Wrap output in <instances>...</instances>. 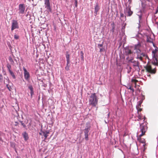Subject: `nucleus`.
Instances as JSON below:
<instances>
[{"instance_id": "nucleus-31", "label": "nucleus", "mask_w": 158, "mask_h": 158, "mask_svg": "<svg viewBox=\"0 0 158 158\" xmlns=\"http://www.w3.org/2000/svg\"><path fill=\"white\" fill-rule=\"evenodd\" d=\"M157 51V50H153L152 51V53L153 54L152 55L153 57H157V55H156V53Z\"/></svg>"}, {"instance_id": "nucleus-52", "label": "nucleus", "mask_w": 158, "mask_h": 158, "mask_svg": "<svg viewBox=\"0 0 158 158\" xmlns=\"http://www.w3.org/2000/svg\"><path fill=\"white\" fill-rule=\"evenodd\" d=\"M148 76L149 77H151V75H150V74H149L148 75Z\"/></svg>"}, {"instance_id": "nucleus-34", "label": "nucleus", "mask_w": 158, "mask_h": 158, "mask_svg": "<svg viewBox=\"0 0 158 158\" xmlns=\"http://www.w3.org/2000/svg\"><path fill=\"white\" fill-rule=\"evenodd\" d=\"M143 58L141 56H140V55H139V54H138L137 56V58L138 59H139L141 61H142L143 60Z\"/></svg>"}, {"instance_id": "nucleus-23", "label": "nucleus", "mask_w": 158, "mask_h": 158, "mask_svg": "<svg viewBox=\"0 0 158 158\" xmlns=\"http://www.w3.org/2000/svg\"><path fill=\"white\" fill-rule=\"evenodd\" d=\"M43 135L45 137V139H46L48 136V134L49 133V132L48 131H46V132H43Z\"/></svg>"}, {"instance_id": "nucleus-15", "label": "nucleus", "mask_w": 158, "mask_h": 158, "mask_svg": "<svg viewBox=\"0 0 158 158\" xmlns=\"http://www.w3.org/2000/svg\"><path fill=\"white\" fill-rule=\"evenodd\" d=\"M125 52L126 55H128L132 54L133 52L128 48L127 47L125 49Z\"/></svg>"}, {"instance_id": "nucleus-5", "label": "nucleus", "mask_w": 158, "mask_h": 158, "mask_svg": "<svg viewBox=\"0 0 158 158\" xmlns=\"http://www.w3.org/2000/svg\"><path fill=\"white\" fill-rule=\"evenodd\" d=\"M19 10L20 14H23L24 13L25 6L24 4H21L19 5Z\"/></svg>"}, {"instance_id": "nucleus-50", "label": "nucleus", "mask_w": 158, "mask_h": 158, "mask_svg": "<svg viewBox=\"0 0 158 158\" xmlns=\"http://www.w3.org/2000/svg\"><path fill=\"white\" fill-rule=\"evenodd\" d=\"M10 63H11L12 62H13V60H11V59H10Z\"/></svg>"}, {"instance_id": "nucleus-28", "label": "nucleus", "mask_w": 158, "mask_h": 158, "mask_svg": "<svg viewBox=\"0 0 158 158\" xmlns=\"http://www.w3.org/2000/svg\"><path fill=\"white\" fill-rule=\"evenodd\" d=\"M139 55H140L142 57H145L146 58H148V56L145 53L142 52L139 54Z\"/></svg>"}, {"instance_id": "nucleus-44", "label": "nucleus", "mask_w": 158, "mask_h": 158, "mask_svg": "<svg viewBox=\"0 0 158 158\" xmlns=\"http://www.w3.org/2000/svg\"><path fill=\"white\" fill-rule=\"evenodd\" d=\"M124 16V14L122 13H120V17L121 18H123Z\"/></svg>"}, {"instance_id": "nucleus-22", "label": "nucleus", "mask_w": 158, "mask_h": 158, "mask_svg": "<svg viewBox=\"0 0 158 158\" xmlns=\"http://www.w3.org/2000/svg\"><path fill=\"white\" fill-rule=\"evenodd\" d=\"M28 88L30 90V93L31 96H32L34 93L33 89L31 85H30L28 86Z\"/></svg>"}, {"instance_id": "nucleus-14", "label": "nucleus", "mask_w": 158, "mask_h": 158, "mask_svg": "<svg viewBox=\"0 0 158 158\" xmlns=\"http://www.w3.org/2000/svg\"><path fill=\"white\" fill-rule=\"evenodd\" d=\"M126 12L125 11V14H126V13H127V16H130L132 15L133 14V12L131 10L130 8H126Z\"/></svg>"}, {"instance_id": "nucleus-53", "label": "nucleus", "mask_w": 158, "mask_h": 158, "mask_svg": "<svg viewBox=\"0 0 158 158\" xmlns=\"http://www.w3.org/2000/svg\"><path fill=\"white\" fill-rule=\"evenodd\" d=\"M16 158H20V157H19L18 156H17Z\"/></svg>"}, {"instance_id": "nucleus-45", "label": "nucleus", "mask_w": 158, "mask_h": 158, "mask_svg": "<svg viewBox=\"0 0 158 158\" xmlns=\"http://www.w3.org/2000/svg\"><path fill=\"white\" fill-rule=\"evenodd\" d=\"M75 3H76L75 6L76 7H77V0H75Z\"/></svg>"}, {"instance_id": "nucleus-57", "label": "nucleus", "mask_w": 158, "mask_h": 158, "mask_svg": "<svg viewBox=\"0 0 158 158\" xmlns=\"http://www.w3.org/2000/svg\"><path fill=\"white\" fill-rule=\"evenodd\" d=\"M157 8H158V7H157Z\"/></svg>"}, {"instance_id": "nucleus-42", "label": "nucleus", "mask_w": 158, "mask_h": 158, "mask_svg": "<svg viewBox=\"0 0 158 158\" xmlns=\"http://www.w3.org/2000/svg\"><path fill=\"white\" fill-rule=\"evenodd\" d=\"M21 125L23 126L24 127H26V125L22 121L20 122Z\"/></svg>"}, {"instance_id": "nucleus-9", "label": "nucleus", "mask_w": 158, "mask_h": 158, "mask_svg": "<svg viewBox=\"0 0 158 158\" xmlns=\"http://www.w3.org/2000/svg\"><path fill=\"white\" fill-rule=\"evenodd\" d=\"M6 135H7V136H8V134H5V133L4 134L2 132L0 131V141H2V142H3L2 138H3V137L4 135L5 136V137L6 139L9 140V139H10V138H9V136L8 137H6Z\"/></svg>"}, {"instance_id": "nucleus-7", "label": "nucleus", "mask_w": 158, "mask_h": 158, "mask_svg": "<svg viewBox=\"0 0 158 158\" xmlns=\"http://www.w3.org/2000/svg\"><path fill=\"white\" fill-rule=\"evenodd\" d=\"M23 70L24 72V75L25 78L26 80H28L30 77L29 73L24 67L23 68Z\"/></svg>"}, {"instance_id": "nucleus-47", "label": "nucleus", "mask_w": 158, "mask_h": 158, "mask_svg": "<svg viewBox=\"0 0 158 158\" xmlns=\"http://www.w3.org/2000/svg\"><path fill=\"white\" fill-rule=\"evenodd\" d=\"M158 8H156V12L155 13V14H157V13H158Z\"/></svg>"}, {"instance_id": "nucleus-4", "label": "nucleus", "mask_w": 158, "mask_h": 158, "mask_svg": "<svg viewBox=\"0 0 158 158\" xmlns=\"http://www.w3.org/2000/svg\"><path fill=\"white\" fill-rule=\"evenodd\" d=\"M19 28L18 23L16 20H13L12 22L11 30L12 31L15 29Z\"/></svg>"}, {"instance_id": "nucleus-41", "label": "nucleus", "mask_w": 158, "mask_h": 158, "mask_svg": "<svg viewBox=\"0 0 158 158\" xmlns=\"http://www.w3.org/2000/svg\"><path fill=\"white\" fill-rule=\"evenodd\" d=\"M7 67L8 68V71L10 73V65L9 64H7Z\"/></svg>"}, {"instance_id": "nucleus-19", "label": "nucleus", "mask_w": 158, "mask_h": 158, "mask_svg": "<svg viewBox=\"0 0 158 158\" xmlns=\"http://www.w3.org/2000/svg\"><path fill=\"white\" fill-rule=\"evenodd\" d=\"M103 43L102 44H99L98 45V47L99 48L100 52H101L104 51V48H103Z\"/></svg>"}, {"instance_id": "nucleus-49", "label": "nucleus", "mask_w": 158, "mask_h": 158, "mask_svg": "<svg viewBox=\"0 0 158 158\" xmlns=\"http://www.w3.org/2000/svg\"><path fill=\"white\" fill-rule=\"evenodd\" d=\"M15 123H16V124H15V125L16 126L17 125L18 123L17 122H15Z\"/></svg>"}, {"instance_id": "nucleus-51", "label": "nucleus", "mask_w": 158, "mask_h": 158, "mask_svg": "<svg viewBox=\"0 0 158 158\" xmlns=\"http://www.w3.org/2000/svg\"><path fill=\"white\" fill-rule=\"evenodd\" d=\"M8 60L10 61V56L8 57Z\"/></svg>"}, {"instance_id": "nucleus-58", "label": "nucleus", "mask_w": 158, "mask_h": 158, "mask_svg": "<svg viewBox=\"0 0 158 158\" xmlns=\"http://www.w3.org/2000/svg\"><path fill=\"white\" fill-rule=\"evenodd\" d=\"M124 158H125V157H124Z\"/></svg>"}, {"instance_id": "nucleus-46", "label": "nucleus", "mask_w": 158, "mask_h": 158, "mask_svg": "<svg viewBox=\"0 0 158 158\" xmlns=\"http://www.w3.org/2000/svg\"><path fill=\"white\" fill-rule=\"evenodd\" d=\"M145 144L143 145V146L144 147L143 151H144L146 149V148L145 147Z\"/></svg>"}, {"instance_id": "nucleus-30", "label": "nucleus", "mask_w": 158, "mask_h": 158, "mask_svg": "<svg viewBox=\"0 0 158 158\" xmlns=\"http://www.w3.org/2000/svg\"><path fill=\"white\" fill-rule=\"evenodd\" d=\"M147 41L148 42L152 43V42L153 40L149 36H147Z\"/></svg>"}, {"instance_id": "nucleus-12", "label": "nucleus", "mask_w": 158, "mask_h": 158, "mask_svg": "<svg viewBox=\"0 0 158 158\" xmlns=\"http://www.w3.org/2000/svg\"><path fill=\"white\" fill-rule=\"evenodd\" d=\"M132 59L130 60V61L133 63V66H134V67H139L140 64L139 62L138 61H136L135 60H134L133 61H132Z\"/></svg>"}, {"instance_id": "nucleus-2", "label": "nucleus", "mask_w": 158, "mask_h": 158, "mask_svg": "<svg viewBox=\"0 0 158 158\" xmlns=\"http://www.w3.org/2000/svg\"><path fill=\"white\" fill-rule=\"evenodd\" d=\"M145 69L146 72L152 74H155L156 72V67L154 68H152V66L148 64L144 67Z\"/></svg>"}, {"instance_id": "nucleus-32", "label": "nucleus", "mask_w": 158, "mask_h": 158, "mask_svg": "<svg viewBox=\"0 0 158 158\" xmlns=\"http://www.w3.org/2000/svg\"><path fill=\"white\" fill-rule=\"evenodd\" d=\"M142 103V101L141 100L139 101L138 102V104L136 106V108H139L141 107V105Z\"/></svg>"}, {"instance_id": "nucleus-27", "label": "nucleus", "mask_w": 158, "mask_h": 158, "mask_svg": "<svg viewBox=\"0 0 158 158\" xmlns=\"http://www.w3.org/2000/svg\"><path fill=\"white\" fill-rule=\"evenodd\" d=\"M131 82L134 84L135 85V87H136V84L138 82V81L135 79H132L131 80Z\"/></svg>"}, {"instance_id": "nucleus-54", "label": "nucleus", "mask_w": 158, "mask_h": 158, "mask_svg": "<svg viewBox=\"0 0 158 158\" xmlns=\"http://www.w3.org/2000/svg\"><path fill=\"white\" fill-rule=\"evenodd\" d=\"M130 69H131V67H130Z\"/></svg>"}, {"instance_id": "nucleus-8", "label": "nucleus", "mask_w": 158, "mask_h": 158, "mask_svg": "<svg viewBox=\"0 0 158 158\" xmlns=\"http://www.w3.org/2000/svg\"><path fill=\"white\" fill-rule=\"evenodd\" d=\"M6 135H7V136H8V134H5V133L4 134L2 132L0 131V141H2V142H3L2 138H3V137L4 135L5 136V137L6 139L9 140V139H10V138H9V136L8 137H6Z\"/></svg>"}, {"instance_id": "nucleus-20", "label": "nucleus", "mask_w": 158, "mask_h": 158, "mask_svg": "<svg viewBox=\"0 0 158 158\" xmlns=\"http://www.w3.org/2000/svg\"><path fill=\"white\" fill-rule=\"evenodd\" d=\"M23 135L25 140H27L28 139V135L26 132H24L23 134Z\"/></svg>"}, {"instance_id": "nucleus-48", "label": "nucleus", "mask_w": 158, "mask_h": 158, "mask_svg": "<svg viewBox=\"0 0 158 158\" xmlns=\"http://www.w3.org/2000/svg\"><path fill=\"white\" fill-rule=\"evenodd\" d=\"M7 44H8V47L10 48V43H9V42H7Z\"/></svg>"}, {"instance_id": "nucleus-6", "label": "nucleus", "mask_w": 158, "mask_h": 158, "mask_svg": "<svg viewBox=\"0 0 158 158\" xmlns=\"http://www.w3.org/2000/svg\"><path fill=\"white\" fill-rule=\"evenodd\" d=\"M44 2L45 8L49 11L51 12L52 9L51 7L49 0H44Z\"/></svg>"}, {"instance_id": "nucleus-40", "label": "nucleus", "mask_w": 158, "mask_h": 158, "mask_svg": "<svg viewBox=\"0 0 158 158\" xmlns=\"http://www.w3.org/2000/svg\"><path fill=\"white\" fill-rule=\"evenodd\" d=\"M6 86L8 90L10 91V85L9 84H6Z\"/></svg>"}, {"instance_id": "nucleus-17", "label": "nucleus", "mask_w": 158, "mask_h": 158, "mask_svg": "<svg viewBox=\"0 0 158 158\" xmlns=\"http://www.w3.org/2000/svg\"><path fill=\"white\" fill-rule=\"evenodd\" d=\"M153 60L152 61V63L154 65L158 66V59L157 57H153Z\"/></svg>"}, {"instance_id": "nucleus-10", "label": "nucleus", "mask_w": 158, "mask_h": 158, "mask_svg": "<svg viewBox=\"0 0 158 158\" xmlns=\"http://www.w3.org/2000/svg\"><path fill=\"white\" fill-rule=\"evenodd\" d=\"M6 135H7V136H8V134H5V133L4 134L2 132L0 131V141H2V142H3L2 138H3V137L4 135L5 136V137L6 139L9 140V139H10V138H9V136L8 137H6Z\"/></svg>"}, {"instance_id": "nucleus-25", "label": "nucleus", "mask_w": 158, "mask_h": 158, "mask_svg": "<svg viewBox=\"0 0 158 158\" xmlns=\"http://www.w3.org/2000/svg\"><path fill=\"white\" fill-rule=\"evenodd\" d=\"M70 62H67L66 65L65 67V69L67 71H69V70L70 65H69Z\"/></svg>"}, {"instance_id": "nucleus-37", "label": "nucleus", "mask_w": 158, "mask_h": 158, "mask_svg": "<svg viewBox=\"0 0 158 158\" xmlns=\"http://www.w3.org/2000/svg\"><path fill=\"white\" fill-rule=\"evenodd\" d=\"M140 107H139V108H136V109L138 110V114H139V112H140L142 110V109L140 108Z\"/></svg>"}, {"instance_id": "nucleus-21", "label": "nucleus", "mask_w": 158, "mask_h": 158, "mask_svg": "<svg viewBox=\"0 0 158 158\" xmlns=\"http://www.w3.org/2000/svg\"><path fill=\"white\" fill-rule=\"evenodd\" d=\"M66 58L67 62H70V59H69L70 55H69V52L68 51H67L66 52Z\"/></svg>"}, {"instance_id": "nucleus-3", "label": "nucleus", "mask_w": 158, "mask_h": 158, "mask_svg": "<svg viewBox=\"0 0 158 158\" xmlns=\"http://www.w3.org/2000/svg\"><path fill=\"white\" fill-rule=\"evenodd\" d=\"M141 131L142 133L139 135V137L138 138V139L140 142L145 144V140L144 139H142L141 137L145 135L146 131V127L143 126L141 127Z\"/></svg>"}, {"instance_id": "nucleus-39", "label": "nucleus", "mask_w": 158, "mask_h": 158, "mask_svg": "<svg viewBox=\"0 0 158 158\" xmlns=\"http://www.w3.org/2000/svg\"><path fill=\"white\" fill-rule=\"evenodd\" d=\"M14 38L16 40L18 39L19 38V36L18 35H17L16 34H15L14 35Z\"/></svg>"}, {"instance_id": "nucleus-16", "label": "nucleus", "mask_w": 158, "mask_h": 158, "mask_svg": "<svg viewBox=\"0 0 158 158\" xmlns=\"http://www.w3.org/2000/svg\"><path fill=\"white\" fill-rule=\"evenodd\" d=\"M100 7L98 6V3H97L95 5L94 8V15L95 16L97 15L98 14V12L100 10Z\"/></svg>"}, {"instance_id": "nucleus-24", "label": "nucleus", "mask_w": 158, "mask_h": 158, "mask_svg": "<svg viewBox=\"0 0 158 158\" xmlns=\"http://www.w3.org/2000/svg\"><path fill=\"white\" fill-rule=\"evenodd\" d=\"M138 118L140 120H142L143 119H145V116H142V115L141 114L139 113V114H138Z\"/></svg>"}, {"instance_id": "nucleus-33", "label": "nucleus", "mask_w": 158, "mask_h": 158, "mask_svg": "<svg viewBox=\"0 0 158 158\" xmlns=\"http://www.w3.org/2000/svg\"><path fill=\"white\" fill-rule=\"evenodd\" d=\"M80 54H81V56H80L81 59L82 60H84V56H83L84 54H83V53L82 51L81 52Z\"/></svg>"}, {"instance_id": "nucleus-1", "label": "nucleus", "mask_w": 158, "mask_h": 158, "mask_svg": "<svg viewBox=\"0 0 158 158\" xmlns=\"http://www.w3.org/2000/svg\"><path fill=\"white\" fill-rule=\"evenodd\" d=\"M98 98L95 93L91 94L89 96V105L93 107H96L98 104Z\"/></svg>"}, {"instance_id": "nucleus-55", "label": "nucleus", "mask_w": 158, "mask_h": 158, "mask_svg": "<svg viewBox=\"0 0 158 158\" xmlns=\"http://www.w3.org/2000/svg\"><path fill=\"white\" fill-rule=\"evenodd\" d=\"M5 131H7V130H6Z\"/></svg>"}, {"instance_id": "nucleus-35", "label": "nucleus", "mask_w": 158, "mask_h": 158, "mask_svg": "<svg viewBox=\"0 0 158 158\" xmlns=\"http://www.w3.org/2000/svg\"><path fill=\"white\" fill-rule=\"evenodd\" d=\"M127 89H130L132 91V93H133L134 91V89L132 87V86L129 85L127 87Z\"/></svg>"}, {"instance_id": "nucleus-26", "label": "nucleus", "mask_w": 158, "mask_h": 158, "mask_svg": "<svg viewBox=\"0 0 158 158\" xmlns=\"http://www.w3.org/2000/svg\"><path fill=\"white\" fill-rule=\"evenodd\" d=\"M90 124L89 123H86L85 124V129H89V130H90Z\"/></svg>"}, {"instance_id": "nucleus-11", "label": "nucleus", "mask_w": 158, "mask_h": 158, "mask_svg": "<svg viewBox=\"0 0 158 158\" xmlns=\"http://www.w3.org/2000/svg\"><path fill=\"white\" fill-rule=\"evenodd\" d=\"M12 116L13 117L15 120L18 119L19 115L16 110H15L14 111H13V113H12Z\"/></svg>"}, {"instance_id": "nucleus-38", "label": "nucleus", "mask_w": 158, "mask_h": 158, "mask_svg": "<svg viewBox=\"0 0 158 158\" xmlns=\"http://www.w3.org/2000/svg\"><path fill=\"white\" fill-rule=\"evenodd\" d=\"M10 75H11V76H12V77H13V78L14 79H15V75L14 73L12 72H11V71H10Z\"/></svg>"}, {"instance_id": "nucleus-36", "label": "nucleus", "mask_w": 158, "mask_h": 158, "mask_svg": "<svg viewBox=\"0 0 158 158\" xmlns=\"http://www.w3.org/2000/svg\"><path fill=\"white\" fill-rule=\"evenodd\" d=\"M4 82L5 84V85L6 84H7V82L9 83V79L8 77H7V78L6 79V80H4Z\"/></svg>"}, {"instance_id": "nucleus-43", "label": "nucleus", "mask_w": 158, "mask_h": 158, "mask_svg": "<svg viewBox=\"0 0 158 158\" xmlns=\"http://www.w3.org/2000/svg\"><path fill=\"white\" fill-rule=\"evenodd\" d=\"M2 76L0 74V81L1 82L2 80Z\"/></svg>"}, {"instance_id": "nucleus-13", "label": "nucleus", "mask_w": 158, "mask_h": 158, "mask_svg": "<svg viewBox=\"0 0 158 158\" xmlns=\"http://www.w3.org/2000/svg\"><path fill=\"white\" fill-rule=\"evenodd\" d=\"M89 130L88 129H85L84 130V132L85 136V139L86 140H89L88 138V132L89 131Z\"/></svg>"}, {"instance_id": "nucleus-18", "label": "nucleus", "mask_w": 158, "mask_h": 158, "mask_svg": "<svg viewBox=\"0 0 158 158\" xmlns=\"http://www.w3.org/2000/svg\"><path fill=\"white\" fill-rule=\"evenodd\" d=\"M140 47V45L139 44H138L135 46V49L138 50V51H137V53H139L140 52V50L139 49V48Z\"/></svg>"}, {"instance_id": "nucleus-29", "label": "nucleus", "mask_w": 158, "mask_h": 158, "mask_svg": "<svg viewBox=\"0 0 158 158\" xmlns=\"http://www.w3.org/2000/svg\"><path fill=\"white\" fill-rule=\"evenodd\" d=\"M111 26L112 27V29L111 31L113 33L114 32L115 28V26L114 23L111 24Z\"/></svg>"}, {"instance_id": "nucleus-56", "label": "nucleus", "mask_w": 158, "mask_h": 158, "mask_svg": "<svg viewBox=\"0 0 158 158\" xmlns=\"http://www.w3.org/2000/svg\"><path fill=\"white\" fill-rule=\"evenodd\" d=\"M157 8H158V7H157Z\"/></svg>"}]
</instances>
